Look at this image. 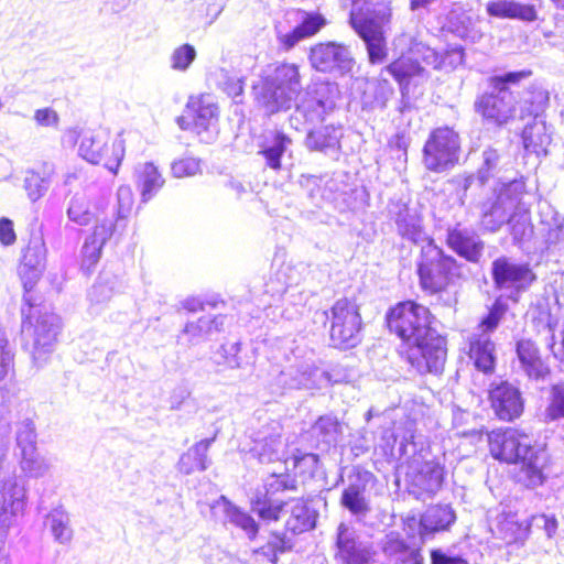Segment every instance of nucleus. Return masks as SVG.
I'll return each mask as SVG.
<instances>
[{"mask_svg": "<svg viewBox=\"0 0 564 564\" xmlns=\"http://www.w3.org/2000/svg\"><path fill=\"white\" fill-rule=\"evenodd\" d=\"M457 514L451 503H435L425 509L420 517L419 532L423 539L436 533L447 532L455 524Z\"/></svg>", "mask_w": 564, "mask_h": 564, "instance_id": "obj_30", "label": "nucleus"}, {"mask_svg": "<svg viewBox=\"0 0 564 564\" xmlns=\"http://www.w3.org/2000/svg\"><path fill=\"white\" fill-rule=\"evenodd\" d=\"M391 20V8L387 2L368 3L361 17L350 13V24L362 40L370 64H382L388 57L386 26Z\"/></svg>", "mask_w": 564, "mask_h": 564, "instance_id": "obj_9", "label": "nucleus"}, {"mask_svg": "<svg viewBox=\"0 0 564 564\" xmlns=\"http://www.w3.org/2000/svg\"><path fill=\"white\" fill-rule=\"evenodd\" d=\"M46 524L54 538V541L66 545L73 539V529L68 512L62 507L53 508L46 516Z\"/></svg>", "mask_w": 564, "mask_h": 564, "instance_id": "obj_44", "label": "nucleus"}, {"mask_svg": "<svg viewBox=\"0 0 564 564\" xmlns=\"http://www.w3.org/2000/svg\"><path fill=\"white\" fill-rule=\"evenodd\" d=\"M134 178L143 204L151 200L165 183L164 177L153 162L138 164L134 167Z\"/></svg>", "mask_w": 564, "mask_h": 564, "instance_id": "obj_38", "label": "nucleus"}, {"mask_svg": "<svg viewBox=\"0 0 564 564\" xmlns=\"http://www.w3.org/2000/svg\"><path fill=\"white\" fill-rule=\"evenodd\" d=\"M387 325L404 346V358L420 375H438L447 357V341L434 324L429 307L409 300L398 303L386 314Z\"/></svg>", "mask_w": 564, "mask_h": 564, "instance_id": "obj_1", "label": "nucleus"}, {"mask_svg": "<svg viewBox=\"0 0 564 564\" xmlns=\"http://www.w3.org/2000/svg\"><path fill=\"white\" fill-rule=\"evenodd\" d=\"M0 405V535L4 536L19 516L24 513L28 489L22 477L7 468V455L11 433V422Z\"/></svg>", "mask_w": 564, "mask_h": 564, "instance_id": "obj_4", "label": "nucleus"}, {"mask_svg": "<svg viewBox=\"0 0 564 564\" xmlns=\"http://www.w3.org/2000/svg\"><path fill=\"white\" fill-rule=\"evenodd\" d=\"M19 457L21 471L29 478H42L50 470V462L44 456H41L37 449L33 451L32 454H21Z\"/></svg>", "mask_w": 564, "mask_h": 564, "instance_id": "obj_50", "label": "nucleus"}, {"mask_svg": "<svg viewBox=\"0 0 564 564\" xmlns=\"http://www.w3.org/2000/svg\"><path fill=\"white\" fill-rule=\"evenodd\" d=\"M36 431L34 422L26 417L22 420L18 424L17 433H15V442L17 448L19 449V454H32L33 451H36Z\"/></svg>", "mask_w": 564, "mask_h": 564, "instance_id": "obj_51", "label": "nucleus"}, {"mask_svg": "<svg viewBox=\"0 0 564 564\" xmlns=\"http://www.w3.org/2000/svg\"><path fill=\"white\" fill-rule=\"evenodd\" d=\"M518 370L531 381H544L551 373L550 366L542 357L535 341L530 338H519L514 343Z\"/></svg>", "mask_w": 564, "mask_h": 564, "instance_id": "obj_25", "label": "nucleus"}, {"mask_svg": "<svg viewBox=\"0 0 564 564\" xmlns=\"http://www.w3.org/2000/svg\"><path fill=\"white\" fill-rule=\"evenodd\" d=\"M317 512L304 500H296L291 508V514L285 527L293 534H301L315 528Z\"/></svg>", "mask_w": 564, "mask_h": 564, "instance_id": "obj_42", "label": "nucleus"}, {"mask_svg": "<svg viewBox=\"0 0 564 564\" xmlns=\"http://www.w3.org/2000/svg\"><path fill=\"white\" fill-rule=\"evenodd\" d=\"M22 333L32 335L31 355L36 367H42L54 351L61 329L59 317L54 313H39L35 323L22 310Z\"/></svg>", "mask_w": 564, "mask_h": 564, "instance_id": "obj_15", "label": "nucleus"}, {"mask_svg": "<svg viewBox=\"0 0 564 564\" xmlns=\"http://www.w3.org/2000/svg\"><path fill=\"white\" fill-rule=\"evenodd\" d=\"M335 558L339 564H369L375 555L373 544L347 522H340L335 533Z\"/></svg>", "mask_w": 564, "mask_h": 564, "instance_id": "obj_18", "label": "nucleus"}, {"mask_svg": "<svg viewBox=\"0 0 564 564\" xmlns=\"http://www.w3.org/2000/svg\"><path fill=\"white\" fill-rule=\"evenodd\" d=\"M395 452L399 459L413 458L416 455H421L424 449L422 441H417L416 436L412 432L404 433L401 437L395 436Z\"/></svg>", "mask_w": 564, "mask_h": 564, "instance_id": "obj_55", "label": "nucleus"}, {"mask_svg": "<svg viewBox=\"0 0 564 564\" xmlns=\"http://www.w3.org/2000/svg\"><path fill=\"white\" fill-rule=\"evenodd\" d=\"M522 141L525 150L538 156L547 154V147L552 141V132L542 117L532 118L522 131Z\"/></svg>", "mask_w": 564, "mask_h": 564, "instance_id": "obj_39", "label": "nucleus"}, {"mask_svg": "<svg viewBox=\"0 0 564 564\" xmlns=\"http://www.w3.org/2000/svg\"><path fill=\"white\" fill-rule=\"evenodd\" d=\"M221 499L225 502L224 511L228 521L243 530L250 540H254L259 532V525L256 520L248 512L234 505L225 497H221Z\"/></svg>", "mask_w": 564, "mask_h": 564, "instance_id": "obj_46", "label": "nucleus"}, {"mask_svg": "<svg viewBox=\"0 0 564 564\" xmlns=\"http://www.w3.org/2000/svg\"><path fill=\"white\" fill-rule=\"evenodd\" d=\"M486 12L490 18L533 22L538 12L533 4L516 0H492L487 2Z\"/></svg>", "mask_w": 564, "mask_h": 564, "instance_id": "obj_36", "label": "nucleus"}, {"mask_svg": "<svg viewBox=\"0 0 564 564\" xmlns=\"http://www.w3.org/2000/svg\"><path fill=\"white\" fill-rule=\"evenodd\" d=\"M292 139L281 130H271L263 134L259 142L260 154L265 162V166L273 171L282 167V159L289 151Z\"/></svg>", "mask_w": 564, "mask_h": 564, "instance_id": "obj_34", "label": "nucleus"}, {"mask_svg": "<svg viewBox=\"0 0 564 564\" xmlns=\"http://www.w3.org/2000/svg\"><path fill=\"white\" fill-rule=\"evenodd\" d=\"M531 75L530 69H521L488 77L487 87L474 100V111L486 124L507 126L514 118L518 104L513 87Z\"/></svg>", "mask_w": 564, "mask_h": 564, "instance_id": "obj_3", "label": "nucleus"}, {"mask_svg": "<svg viewBox=\"0 0 564 564\" xmlns=\"http://www.w3.org/2000/svg\"><path fill=\"white\" fill-rule=\"evenodd\" d=\"M46 260V247L41 236H32L23 251L19 274L25 291H30L40 279Z\"/></svg>", "mask_w": 564, "mask_h": 564, "instance_id": "obj_28", "label": "nucleus"}, {"mask_svg": "<svg viewBox=\"0 0 564 564\" xmlns=\"http://www.w3.org/2000/svg\"><path fill=\"white\" fill-rule=\"evenodd\" d=\"M510 235L514 246L522 248L523 243L529 241L533 235V226L528 213L513 214L508 220Z\"/></svg>", "mask_w": 564, "mask_h": 564, "instance_id": "obj_49", "label": "nucleus"}, {"mask_svg": "<svg viewBox=\"0 0 564 564\" xmlns=\"http://www.w3.org/2000/svg\"><path fill=\"white\" fill-rule=\"evenodd\" d=\"M321 389L329 384H337L350 381L351 369L343 364L330 365L328 369H322Z\"/></svg>", "mask_w": 564, "mask_h": 564, "instance_id": "obj_60", "label": "nucleus"}, {"mask_svg": "<svg viewBox=\"0 0 564 564\" xmlns=\"http://www.w3.org/2000/svg\"><path fill=\"white\" fill-rule=\"evenodd\" d=\"M66 214L68 219L78 226H87L95 218L85 193H75L70 197Z\"/></svg>", "mask_w": 564, "mask_h": 564, "instance_id": "obj_48", "label": "nucleus"}, {"mask_svg": "<svg viewBox=\"0 0 564 564\" xmlns=\"http://www.w3.org/2000/svg\"><path fill=\"white\" fill-rule=\"evenodd\" d=\"M430 560L431 564H469L466 554L456 546L432 549Z\"/></svg>", "mask_w": 564, "mask_h": 564, "instance_id": "obj_57", "label": "nucleus"}, {"mask_svg": "<svg viewBox=\"0 0 564 564\" xmlns=\"http://www.w3.org/2000/svg\"><path fill=\"white\" fill-rule=\"evenodd\" d=\"M310 62L316 70L336 76L349 74L355 64L349 48L336 42L314 45L310 52Z\"/></svg>", "mask_w": 564, "mask_h": 564, "instance_id": "obj_19", "label": "nucleus"}, {"mask_svg": "<svg viewBox=\"0 0 564 564\" xmlns=\"http://www.w3.org/2000/svg\"><path fill=\"white\" fill-rule=\"evenodd\" d=\"M171 171L177 178L194 176L200 172V160L192 156L175 160L171 164Z\"/></svg>", "mask_w": 564, "mask_h": 564, "instance_id": "obj_63", "label": "nucleus"}, {"mask_svg": "<svg viewBox=\"0 0 564 564\" xmlns=\"http://www.w3.org/2000/svg\"><path fill=\"white\" fill-rule=\"evenodd\" d=\"M389 216L394 223L397 234L415 246H423L432 239L425 231L423 218L416 209L411 208L409 203L402 199L391 200L389 204Z\"/></svg>", "mask_w": 564, "mask_h": 564, "instance_id": "obj_21", "label": "nucleus"}, {"mask_svg": "<svg viewBox=\"0 0 564 564\" xmlns=\"http://www.w3.org/2000/svg\"><path fill=\"white\" fill-rule=\"evenodd\" d=\"M283 427L280 422L271 420L251 434V455L261 464L282 460L285 456V443L282 440Z\"/></svg>", "mask_w": 564, "mask_h": 564, "instance_id": "obj_20", "label": "nucleus"}, {"mask_svg": "<svg viewBox=\"0 0 564 564\" xmlns=\"http://www.w3.org/2000/svg\"><path fill=\"white\" fill-rule=\"evenodd\" d=\"M322 376V368L313 361L296 360L280 371L275 383L283 389H321Z\"/></svg>", "mask_w": 564, "mask_h": 564, "instance_id": "obj_27", "label": "nucleus"}, {"mask_svg": "<svg viewBox=\"0 0 564 564\" xmlns=\"http://www.w3.org/2000/svg\"><path fill=\"white\" fill-rule=\"evenodd\" d=\"M446 245L458 257L466 261L477 263L484 251V241L471 229L462 228L459 225L446 230Z\"/></svg>", "mask_w": 564, "mask_h": 564, "instance_id": "obj_29", "label": "nucleus"}, {"mask_svg": "<svg viewBox=\"0 0 564 564\" xmlns=\"http://www.w3.org/2000/svg\"><path fill=\"white\" fill-rule=\"evenodd\" d=\"M14 352L9 344L7 333L0 327V381L13 370Z\"/></svg>", "mask_w": 564, "mask_h": 564, "instance_id": "obj_61", "label": "nucleus"}, {"mask_svg": "<svg viewBox=\"0 0 564 564\" xmlns=\"http://www.w3.org/2000/svg\"><path fill=\"white\" fill-rule=\"evenodd\" d=\"M122 289V278L109 269H104L87 293L90 310L94 313H98L102 306L110 301L115 294L120 293Z\"/></svg>", "mask_w": 564, "mask_h": 564, "instance_id": "obj_32", "label": "nucleus"}, {"mask_svg": "<svg viewBox=\"0 0 564 564\" xmlns=\"http://www.w3.org/2000/svg\"><path fill=\"white\" fill-rule=\"evenodd\" d=\"M340 97L339 87L329 82L308 86L295 105L294 119L308 123L324 121L335 108Z\"/></svg>", "mask_w": 564, "mask_h": 564, "instance_id": "obj_12", "label": "nucleus"}, {"mask_svg": "<svg viewBox=\"0 0 564 564\" xmlns=\"http://www.w3.org/2000/svg\"><path fill=\"white\" fill-rule=\"evenodd\" d=\"M549 93L541 86H531L523 97L524 104L528 105L527 110L533 118L541 117L549 105Z\"/></svg>", "mask_w": 564, "mask_h": 564, "instance_id": "obj_56", "label": "nucleus"}, {"mask_svg": "<svg viewBox=\"0 0 564 564\" xmlns=\"http://www.w3.org/2000/svg\"><path fill=\"white\" fill-rule=\"evenodd\" d=\"M468 356L478 371L486 375L495 371L497 362L496 344L489 334H471L468 339Z\"/></svg>", "mask_w": 564, "mask_h": 564, "instance_id": "obj_33", "label": "nucleus"}, {"mask_svg": "<svg viewBox=\"0 0 564 564\" xmlns=\"http://www.w3.org/2000/svg\"><path fill=\"white\" fill-rule=\"evenodd\" d=\"M489 400L495 414L501 421L512 422L523 413L522 393L517 386L508 381L492 383L489 390Z\"/></svg>", "mask_w": 564, "mask_h": 564, "instance_id": "obj_24", "label": "nucleus"}, {"mask_svg": "<svg viewBox=\"0 0 564 564\" xmlns=\"http://www.w3.org/2000/svg\"><path fill=\"white\" fill-rule=\"evenodd\" d=\"M507 311V302L502 299V296L497 297L489 307L488 313L480 319L478 325V328L480 330L479 333L490 335L492 332H495L498 328Z\"/></svg>", "mask_w": 564, "mask_h": 564, "instance_id": "obj_52", "label": "nucleus"}, {"mask_svg": "<svg viewBox=\"0 0 564 564\" xmlns=\"http://www.w3.org/2000/svg\"><path fill=\"white\" fill-rule=\"evenodd\" d=\"M525 192V182L521 176L520 178H513L509 182L501 183L498 188L496 199H499L503 205L508 206L509 209L519 202Z\"/></svg>", "mask_w": 564, "mask_h": 564, "instance_id": "obj_53", "label": "nucleus"}, {"mask_svg": "<svg viewBox=\"0 0 564 564\" xmlns=\"http://www.w3.org/2000/svg\"><path fill=\"white\" fill-rule=\"evenodd\" d=\"M561 420H564V382H556L550 386L542 421L550 424Z\"/></svg>", "mask_w": 564, "mask_h": 564, "instance_id": "obj_47", "label": "nucleus"}, {"mask_svg": "<svg viewBox=\"0 0 564 564\" xmlns=\"http://www.w3.org/2000/svg\"><path fill=\"white\" fill-rule=\"evenodd\" d=\"M503 159L505 156L501 151L491 145L486 147L481 151L475 174L480 185L487 184L497 176L502 169Z\"/></svg>", "mask_w": 564, "mask_h": 564, "instance_id": "obj_43", "label": "nucleus"}, {"mask_svg": "<svg viewBox=\"0 0 564 564\" xmlns=\"http://www.w3.org/2000/svg\"><path fill=\"white\" fill-rule=\"evenodd\" d=\"M343 434V425L338 417L333 414H324L310 426L303 434V438L310 445L321 453H329L338 445Z\"/></svg>", "mask_w": 564, "mask_h": 564, "instance_id": "obj_26", "label": "nucleus"}, {"mask_svg": "<svg viewBox=\"0 0 564 564\" xmlns=\"http://www.w3.org/2000/svg\"><path fill=\"white\" fill-rule=\"evenodd\" d=\"M490 276L495 290L508 292V299L513 302H518L520 295L536 281V274L529 262L509 256H499L492 260Z\"/></svg>", "mask_w": 564, "mask_h": 564, "instance_id": "obj_11", "label": "nucleus"}, {"mask_svg": "<svg viewBox=\"0 0 564 564\" xmlns=\"http://www.w3.org/2000/svg\"><path fill=\"white\" fill-rule=\"evenodd\" d=\"M509 207L495 197L488 199L481 207V225L490 231H498L509 220Z\"/></svg>", "mask_w": 564, "mask_h": 564, "instance_id": "obj_45", "label": "nucleus"}, {"mask_svg": "<svg viewBox=\"0 0 564 564\" xmlns=\"http://www.w3.org/2000/svg\"><path fill=\"white\" fill-rule=\"evenodd\" d=\"M296 490L297 480L295 477L288 473H273L264 480L263 490L257 491L251 499L252 510L263 520L276 521L285 502L276 499L275 496L284 491Z\"/></svg>", "mask_w": 564, "mask_h": 564, "instance_id": "obj_16", "label": "nucleus"}, {"mask_svg": "<svg viewBox=\"0 0 564 564\" xmlns=\"http://www.w3.org/2000/svg\"><path fill=\"white\" fill-rule=\"evenodd\" d=\"M344 177L345 174L343 173L323 177V191L321 193L322 205L324 203H335L341 196L347 194V185L344 182Z\"/></svg>", "mask_w": 564, "mask_h": 564, "instance_id": "obj_54", "label": "nucleus"}, {"mask_svg": "<svg viewBox=\"0 0 564 564\" xmlns=\"http://www.w3.org/2000/svg\"><path fill=\"white\" fill-rule=\"evenodd\" d=\"M186 111L194 120V132L200 142L213 143L218 135V106L213 98L207 96L191 97L186 105Z\"/></svg>", "mask_w": 564, "mask_h": 564, "instance_id": "obj_22", "label": "nucleus"}, {"mask_svg": "<svg viewBox=\"0 0 564 564\" xmlns=\"http://www.w3.org/2000/svg\"><path fill=\"white\" fill-rule=\"evenodd\" d=\"M314 321L329 323V341L334 348L348 350L362 340V318L355 300H337L329 310L315 312Z\"/></svg>", "mask_w": 564, "mask_h": 564, "instance_id": "obj_8", "label": "nucleus"}, {"mask_svg": "<svg viewBox=\"0 0 564 564\" xmlns=\"http://www.w3.org/2000/svg\"><path fill=\"white\" fill-rule=\"evenodd\" d=\"M301 187L306 192L312 203L322 207L321 193L323 191V177L316 175H302L300 178Z\"/></svg>", "mask_w": 564, "mask_h": 564, "instance_id": "obj_64", "label": "nucleus"}, {"mask_svg": "<svg viewBox=\"0 0 564 564\" xmlns=\"http://www.w3.org/2000/svg\"><path fill=\"white\" fill-rule=\"evenodd\" d=\"M227 319L228 317L225 314L204 315L197 321L187 322L183 334L187 336L188 343L197 345L210 339L213 335L223 332Z\"/></svg>", "mask_w": 564, "mask_h": 564, "instance_id": "obj_37", "label": "nucleus"}, {"mask_svg": "<svg viewBox=\"0 0 564 564\" xmlns=\"http://www.w3.org/2000/svg\"><path fill=\"white\" fill-rule=\"evenodd\" d=\"M384 72L399 84L402 96L409 94L410 86H419L427 80V72L419 61L402 56L384 67Z\"/></svg>", "mask_w": 564, "mask_h": 564, "instance_id": "obj_31", "label": "nucleus"}, {"mask_svg": "<svg viewBox=\"0 0 564 564\" xmlns=\"http://www.w3.org/2000/svg\"><path fill=\"white\" fill-rule=\"evenodd\" d=\"M490 453L500 462L520 464L517 480L525 488L535 489L545 484L546 451L528 434L516 429L496 434L490 437Z\"/></svg>", "mask_w": 564, "mask_h": 564, "instance_id": "obj_2", "label": "nucleus"}, {"mask_svg": "<svg viewBox=\"0 0 564 564\" xmlns=\"http://www.w3.org/2000/svg\"><path fill=\"white\" fill-rule=\"evenodd\" d=\"M197 56L196 48L189 43L176 47L171 55V67L174 70L185 72L189 68Z\"/></svg>", "mask_w": 564, "mask_h": 564, "instance_id": "obj_58", "label": "nucleus"}, {"mask_svg": "<svg viewBox=\"0 0 564 564\" xmlns=\"http://www.w3.org/2000/svg\"><path fill=\"white\" fill-rule=\"evenodd\" d=\"M286 15L296 24L286 32L276 26V37L285 51L292 50L301 41L315 35L326 24V19L317 12L297 9L288 12Z\"/></svg>", "mask_w": 564, "mask_h": 564, "instance_id": "obj_23", "label": "nucleus"}, {"mask_svg": "<svg viewBox=\"0 0 564 564\" xmlns=\"http://www.w3.org/2000/svg\"><path fill=\"white\" fill-rule=\"evenodd\" d=\"M462 265L438 247L434 239L421 246L415 272L421 290L430 295L447 291L460 276Z\"/></svg>", "mask_w": 564, "mask_h": 564, "instance_id": "obj_5", "label": "nucleus"}, {"mask_svg": "<svg viewBox=\"0 0 564 564\" xmlns=\"http://www.w3.org/2000/svg\"><path fill=\"white\" fill-rule=\"evenodd\" d=\"M78 154L91 164L102 162L111 173L117 174L124 156V141L116 139L111 148L108 147L109 135L104 130H84L79 133Z\"/></svg>", "mask_w": 564, "mask_h": 564, "instance_id": "obj_14", "label": "nucleus"}, {"mask_svg": "<svg viewBox=\"0 0 564 564\" xmlns=\"http://www.w3.org/2000/svg\"><path fill=\"white\" fill-rule=\"evenodd\" d=\"M460 137L448 126L433 129L422 150V163L433 173L452 170L459 160Z\"/></svg>", "mask_w": 564, "mask_h": 564, "instance_id": "obj_10", "label": "nucleus"}, {"mask_svg": "<svg viewBox=\"0 0 564 564\" xmlns=\"http://www.w3.org/2000/svg\"><path fill=\"white\" fill-rule=\"evenodd\" d=\"M50 181L34 171H28L24 178V188L32 202L40 199L48 189Z\"/></svg>", "mask_w": 564, "mask_h": 564, "instance_id": "obj_59", "label": "nucleus"}, {"mask_svg": "<svg viewBox=\"0 0 564 564\" xmlns=\"http://www.w3.org/2000/svg\"><path fill=\"white\" fill-rule=\"evenodd\" d=\"M376 476L364 468L354 467L347 477V485L341 491L339 503L357 523L367 525V518L372 511L369 491L376 482Z\"/></svg>", "mask_w": 564, "mask_h": 564, "instance_id": "obj_13", "label": "nucleus"}, {"mask_svg": "<svg viewBox=\"0 0 564 564\" xmlns=\"http://www.w3.org/2000/svg\"><path fill=\"white\" fill-rule=\"evenodd\" d=\"M557 324L555 319L549 316L544 329L547 332L545 345L551 350L553 357L564 366V328L561 330V344L556 347V338L554 327Z\"/></svg>", "mask_w": 564, "mask_h": 564, "instance_id": "obj_62", "label": "nucleus"}, {"mask_svg": "<svg viewBox=\"0 0 564 564\" xmlns=\"http://www.w3.org/2000/svg\"><path fill=\"white\" fill-rule=\"evenodd\" d=\"M215 440L216 435L204 438L195 443L186 453L182 454L177 463L178 470L185 475H191L196 470H206L210 464L207 454Z\"/></svg>", "mask_w": 564, "mask_h": 564, "instance_id": "obj_41", "label": "nucleus"}, {"mask_svg": "<svg viewBox=\"0 0 564 564\" xmlns=\"http://www.w3.org/2000/svg\"><path fill=\"white\" fill-rule=\"evenodd\" d=\"M133 206V193L130 186L118 188L116 204L111 207V217L99 220L82 247V270L90 272L98 263L102 249L113 235L116 228L124 227Z\"/></svg>", "mask_w": 564, "mask_h": 564, "instance_id": "obj_7", "label": "nucleus"}, {"mask_svg": "<svg viewBox=\"0 0 564 564\" xmlns=\"http://www.w3.org/2000/svg\"><path fill=\"white\" fill-rule=\"evenodd\" d=\"M447 469L437 458L426 459L406 473V490L416 500L434 498L445 486Z\"/></svg>", "mask_w": 564, "mask_h": 564, "instance_id": "obj_17", "label": "nucleus"}, {"mask_svg": "<svg viewBox=\"0 0 564 564\" xmlns=\"http://www.w3.org/2000/svg\"><path fill=\"white\" fill-rule=\"evenodd\" d=\"M341 126L327 124L307 132L305 144L310 151H318L326 155L340 152Z\"/></svg>", "mask_w": 564, "mask_h": 564, "instance_id": "obj_35", "label": "nucleus"}, {"mask_svg": "<svg viewBox=\"0 0 564 564\" xmlns=\"http://www.w3.org/2000/svg\"><path fill=\"white\" fill-rule=\"evenodd\" d=\"M382 552L393 564H423L420 549L409 545L398 534L387 535Z\"/></svg>", "mask_w": 564, "mask_h": 564, "instance_id": "obj_40", "label": "nucleus"}, {"mask_svg": "<svg viewBox=\"0 0 564 564\" xmlns=\"http://www.w3.org/2000/svg\"><path fill=\"white\" fill-rule=\"evenodd\" d=\"M301 89L299 67L294 64L279 65L252 85L256 100L268 113L290 109Z\"/></svg>", "mask_w": 564, "mask_h": 564, "instance_id": "obj_6", "label": "nucleus"}]
</instances>
